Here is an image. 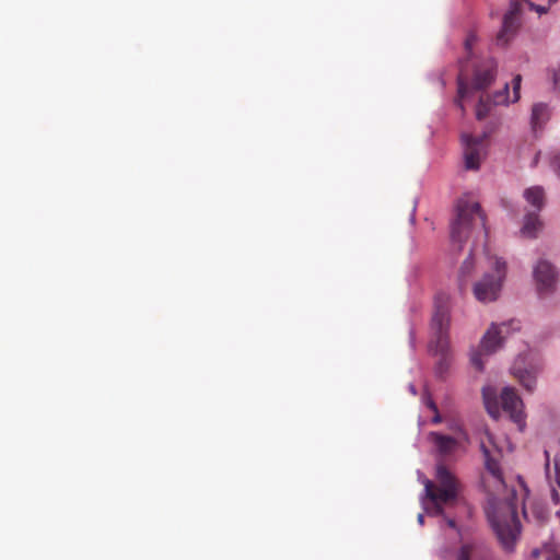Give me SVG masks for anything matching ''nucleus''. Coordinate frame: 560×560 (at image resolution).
<instances>
[{
  "mask_svg": "<svg viewBox=\"0 0 560 560\" xmlns=\"http://www.w3.org/2000/svg\"><path fill=\"white\" fill-rule=\"evenodd\" d=\"M451 324V298L445 292H439L434 296V311L431 318L432 339L430 341V351L440 359L436 363V373L443 376L447 372L452 355L450 349Z\"/></svg>",
  "mask_w": 560,
  "mask_h": 560,
  "instance_id": "f257e3e1",
  "label": "nucleus"
},
{
  "mask_svg": "<svg viewBox=\"0 0 560 560\" xmlns=\"http://www.w3.org/2000/svg\"><path fill=\"white\" fill-rule=\"evenodd\" d=\"M476 225L486 229V218L480 205L467 198H460L456 203V217L451 223V241L457 244L458 250H462L463 244Z\"/></svg>",
  "mask_w": 560,
  "mask_h": 560,
  "instance_id": "f03ea898",
  "label": "nucleus"
},
{
  "mask_svg": "<svg viewBox=\"0 0 560 560\" xmlns=\"http://www.w3.org/2000/svg\"><path fill=\"white\" fill-rule=\"evenodd\" d=\"M435 480L424 481L427 497L434 503L439 512H442L443 504L455 502L460 492V482L456 476L442 463L436 465Z\"/></svg>",
  "mask_w": 560,
  "mask_h": 560,
  "instance_id": "7ed1b4c3",
  "label": "nucleus"
},
{
  "mask_svg": "<svg viewBox=\"0 0 560 560\" xmlns=\"http://www.w3.org/2000/svg\"><path fill=\"white\" fill-rule=\"evenodd\" d=\"M488 518L504 550L512 551L521 532L515 506L504 503L499 511L488 512Z\"/></svg>",
  "mask_w": 560,
  "mask_h": 560,
  "instance_id": "20e7f679",
  "label": "nucleus"
},
{
  "mask_svg": "<svg viewBox=\"0 0 560 560\" xmlns=\"http://www.w3.org/2000/svg\"><path fill=\"white\" fill-rule=\"evenodd\" d=\"M488 261L494 268V271L485 273L474 285V295L482 303L493 302L498 299L506 275L504 260L495 256H488Z\"/></svg>",
  "mask_w": 560,
  "mask_h": 560,
  "instance_id": "39448f33",
  "label": "nucleus"
},
{
  "mask_svg": "<svg viewBox=\"0 0 560 560\" xmlns=\"http://www.w3.org/2000/svg\"><path fill=\"white\" fill-rule=\"evenodd\" d=\"M513 324L514 320L510 323H502L500 325L492 324L486 331L480 341L479 348L474 350L470 354V362L478 371H482L485 366L482 357H488L502 347L509 328Z\"/></svg>",
  "mask_w": 560,
  "mask_h": 560,
  "instance_id": "423d86ee",
  "label": "nucleus"
},
{
  "mask_svg": "<svg viewBox=\"0 0 560 560\" xmlns=\"http://www.w3.org/2000/svg\"><path fill=\"white\" fill-rule=\"evenodd\" d=\"M488 135L486 132L478 137L466 133L462 136L465 167L467 170L476 171L480 167L481 159L486 152L485 141Z\"/></svg>",
  "mask_w": 560,
  "mask_h": 560,
  "instance_id": "0eeeda50",
  "label": "nucleus"
},
{
  "mask_svg": "<svg viewBox=\"0 0 560 560\" xmlns=\"http://www.w3.org/2000/svg\"><path fill=\"white\" fill-rule=\"evenodd\" d=\"M534 279L539 295L544 296L555 291L557 284V272L549 261H538L534 268Z\"/></svg>",
  "mask_w": 560,
  "mask_h": 560,
  "instance_id": "6e6552de",
  "label": "nucleus"
},
{
  "mask_svg": "<svg viewBox=\"0 0 560 560\" xmlns=\"http://www.w3.org/2000/svg\"><path fill=\"white\" fill-rule=\"evenodd\" d=\"M528 354L518 355L512 365V373L517 378V381L523 385V387L532 393L536 385V374L540 370V364H529L526 365Z\"/></svg>",
  "mask_w": 560,
  "mask_h": 560,
  "instance_id": "1a4fd4ad",
  "label": "nucleus"
},
{
  "mask_svg": "<svg viewBox=\"0 0 560 560\" xmlns=\"http://www.w3.org/2000/svg\"><path fill=\"white\" fill-rule=\"evenodd\" d=\"M501 406L504 412H506L511 420L515 422L522 430L525 425L523 401L512 387L503 388L501 393Z\"/></svg>",
  "mask_w": 560,
  "mask_h": 560,
  "instance_id": "9d476101",
  "label": "nucleus"
},
{
  "mask_svg": "<svg viewBox=\"0 0 560 560\" xmlns=\"http://www.w3.org/2000/svg\"><path fill=\"white\" fill-rule=\"evenodd\" d=\"M497 69L498 63L493 58H487L478 63L474 71L471 88L479 91L490 86L497 77Z\"/></svg>",
  "mask_w": 560,
  "mask_h": 560,
  "instance_id": "9b49d317",
  "label": "nucleus"
},
{
  "mask_svg": "<svg viewBox=\"0 0 560 560\" xmlns=\"http://www.w3.org/2000/svg\"><path fill=\"white\" fill-rule=\"evenodd\" d=\"M509 103V84L505 83L501 91L489 95H481L476 107V118L482 120L491 114L493 106L505 105Z\"/></svg>",
  "mask_w": 560,
  "mask_h": 560,
  "instance_id": "f8f14e48",
  "label": "nucleus"
},
{
  "mask_svg": "<svg viewBox=\"0 0 560 560\" xmlns=\"http://www.w3.org/2000/svg\"><path fill=\"white\" fill-rule=\"evenodd\" d=\"M480 447L483 454L487 471L492 476L498 486L503 487L504 478L500 466L501 451L494 445L490 448L485 441L481 442Z\"/></svg>",
  "mask_w": 560,
  "mask_h": 560,
  "instance_id": "ddd939ff",
  "label": "nucleus"
},
{
  "mask_svg": "<svg viewBox=\"0 0 560 560\" xmlns=\"http://www.w3.org/2000/svg\"><path fill=\"white\" fill-rule=\"evenodd\" d=\"M429 440L434 444L438 453L442 456L451 455L458 446L454 438L438 432H430Z\"/></svg>",
  "mask_w": 560,
  "mask_h": 560,
  "instance_id": "4468645a",
  "label": "nucleus"
},
{
  "mask_svg": "<svg viewBox=\"0 0 560 560\" xmlns=\"http://www.w3.org/2000/svg\"><path fill=\"white\" fill-rule=\"evenodd\" d=\"M482 398L488 413L497 419L500 416V407L495 389L491 386L483 387Z\"/></svg>",
  "mask_w": 560,
  "mask_h": 560,
  "instance_id": "2eb2a0df",
  "label": "nucleus"
},
{
  "mask_svg": "<svg viewBox=\"0 0 560 560\" xmlns=\"http://www.w3.org/2000/svg\"><path fill=\"white\" fill-rule=\"evenodd\" d=\"M541 226L542 223L540 222L538 214L536 212H532L526 214L521 232L525 237L534 238L537 236Z\"/></svg>",
  "mask_w": 560,
  "mask_h": 560,
  "instance_id": "dca6fc26",
  "label": "nucleus"
},
{
  "mask_svg": "<svg viewBox=\"0 0 560 560\" xmlns=\"http://www.w3.org/2000/svg\"><path fill=\"white\" fill-rule=\"evenodd\" d=\"M548 118L549 112L546 104L538 103L533 106L530 122L534 131L540 129Z\"/></svg>",
  "mask_w": 560,
  "mask_h": 560,
  "instance_id": "f3484780",
  "label": "nucleus"
},
{
  "mask_svg": "<svg viewBox=\"0 0 560 560\" xmlns=\"http://www.w3.org/2000/svg\"><path fill=\"white\" fill-rule=\"evenodd\" d=\"M524 197L537 211L544 207L545 192L540 186H534L524 191Z\"/></svg>",
  "mask_w": 560,
  "mask_h": 560,
  "instance_id": "a211bd4d",
  "label": "nucleus"
},
{
  "mask_svg": "<svg viewBox=\"0 0 560 560\" xmlns=\"http://www.w3.org/2000/svg\"><path fill=\"white\" fill-rule=\"evenodd\" d=\"M469 86L464 82L462 74L458 77V96L456 100V104L464 112L463 101L468 94Z\"/></svg>",
  "mask_w": 560,
  "mask_h": 560,
  "instance_id": "6ab92c4d",
  "label": "nucleus"
},
{
  "mask_svg": "<svg viewBox=\"0 0 560 560\" xmlns=\"http://www.w3.org/2000/svg\"><path fill=\"white\" fill-rule=\"evenodd\" d=\"M475 546L470 544L463 545L457 553L456 560H471L475 553Z\"/></svg>",
  "mask_w": 560,
  "mask_h": 560,
  "instance_id": "aec40b11",
  "label": "nucleus"
},
{
  "mask_svg": "<svg viewBox=\"0 0 560 560\" xmlns=\"http://www.w3.org/2000/svg\"><path fill=\"white\" fill-rule=\"evenodd\" d=\"M474 258L471 255L462 264L459 269V279L460 281H464L465 278H467L472 269H474Z\"/></svg>",
  "mask_w": 560,
  "mask_h": 560,
  "instance_id": "412c9836",
  "label": "nucleus"
},
{
  "mask_svg": "<svg viewBox=\"0 0 560 560\" xmlns=\"http://www.w3.org/2000/svg\"><path fill=\"white\" fill-rule=\"evenodd\" d=\"M521 82H522V77L520 74H517L513 79V100H512V102H516L520 98Z\"/></svg>",
  "mask_w": 560,
  "mask_h": 560,
  "instance_id": "4be33fe9",
  "label": "nucleus"
},
{
  "mask_svg": "<svg viewBox=\"0 0 560 560\" xmlns=\"http://www.w3.org/2000/svg\"><path fill=\"white\" fill-rule=\"evenodd\" d=\"M552 81L555 89L560 93V65L552 70Z\"/></svg>",
  "mask_w": 560,
  "mask_h": 560,
  "instance_id": "5701e85b",
  "label": "nucleus"
},
{
  "mask_svg": "<svg viewBox=\"0 0 560 560\" xmlns=\"http://www.w3.org/2000/svg\"><path fill=\"white\" fill-rule=\"evenodd\" d=\"M477 38L478 37H475V36H471V37H466V40H465V49L468 54H470L471 49L474 48V46L476 45V42H477Z\"/></svg>",
  "mask_w": 560,
  "mask_h": 560,
  "instance_id": "b1692460",
  "label": "nucleus"
},
{
  "mask_svg": "<svg viewBox=\"0 0 560 560\" xmlns=\"http://www.w3.org/2000/svg\"><path fill=\"white\" fill-rule=\"evenodd\" d=\"M552 167H553L555 172L557 173V175L560 177V153L555 155V158L552 160Z\"/></svg>",
  "mask_w": 560,
  "mask_h": 560,
  "instance_id": "393cba45",
  "label": "nucleus"
},
{
  "mask_svg": "<svg viewBox=\"0 0 560 560\" xmlns=\"http://www.w3.org/2000/svg\"><path fill=\"white\" fill-rule=\"evenodd\" d=\"M528 5H529L532 9L536 10L539 14H542V13H546V12H547V9H546L545 7L536 5V4L532 3V2H528Z\"/></svg>",
  "mask_w": 560,
  "mask_h": 560,
  "instance_id": "a878e982",
  "label": "nucleus"
},
{
  "mask_svg": "<svg viewBox=\"0 0 560 560\" xmlns=\"http://www.w3.org/2000/svg\"><path fill=\"white\" fill-rule=\"evenodd\" d=\"M428 407L433 410L434 412L438 411V407L435 405V402L432 400V399H429L428 402H427Z\"/></svg>",
  "mask_w": 560,
  "mask_h": 560,
  "instance_id": "bb28decb",
  "label": "nucleus"
},
{
  "mask_svg": "<svg viewBox=\"0 0 560 560\" xmlns=\"http://www.w3.org/2000/svg\"><path fill=\"white\" fill-rule=\"evenodd\" d=\"M432 421L433 423H440L442 421V418L438 411L435 412V416L433 417Z\"/></svg>",
  "mask_w": 560,
  "mask_h": 560,
  "instance_id": "cd10ccee",
  "label": "nucleus"
},
{
  "mask_svg": "<svg viewBox=\"0 0 560 560\" xmlns=\"http://www.w3.org/2000/svg\"><path fill=\"white\" fill-rule=\"evenodd\" d=\"M545 456H546V467L548 469L549 468V452L547 450L545 451Z\"/></svg>",
  "mask_w": 560,
  "mask_h": 560,
  "instance_id": "c85d7f7f",
  "label": "nucleus"
},
{
  "mask_svg": "<svg viewBox=\"0 0 560 560\" xmlns=\"http://www.w3.org/2000/svg\"><path fill=\"white\" fill-rule=\"evenodd\" d=\"M418 522H419V524H420V525H422V524H423V522H424V516H423V514H419V515H418Z\"/></svg>",
  "mask_w": 560,
  "mask_h": 560,
  "instance_id": "c756f323",
  "label": "nucleus"
},
{
  "mask_svg": "<svg viewBox=\"0 0 560 560\" xmlns=\"http://www.w3.org/2000/svg\"><path fill=\"white\" fill-rule=\"evenodd\" d=\"M487 439H488V443H489V444H491V445H493V443H492V436H491V435H489V434H487Z\"/></svg>",
  "mask_w": 560,
  "mask_h": 560,
  "instance_id": "7c9ffc66",
  "label": "nucleus"
},
{
  "mask_svg": "<svg viewBox=\"0 0 560 560\" xmlns=\"http://www.w3.org/2000/svg\"><path fill=\"white\" fill-rule=\"evenodd\" d=\"M448 525H450L451 527H454V526H455V522H454V521H450V522H448Z\"/></svg>",
  "mask_w": 560,
  "mask_h": 560,
  "instance_id": "2f4dec72",
  "label": "nucleus"
},
{
  "mask_svg": "<svg viewBox=\"0 0 560 560\" xmlns=\"http://www.w3.org/2000/svg\"><path fill=\"white\" fill-rule=\"evenodd\" d=\"M550 560H560V558H559V557H556L555 559H550Z\"/></svg>",
  "mask_w": 560,
  "mask_h": 560,
  "instance_id": "473e14b6",
  "label": "nucleus"
},
{
  "mask_svg": "<svg viewBox=\"0 0 560 560\" xmlns=\"http://www.w3.org/2000/svg\"><path fill=\"white\" fill-rule=\"evenodd\" d=\"M557 515L560 517V511L557 512Z\"/></svg>",
  "mask_w": 560,
  "mask_h": 560,
  "instance_id": "72a5a7b5",
  "label": "nucleus"
}]
</instances>
